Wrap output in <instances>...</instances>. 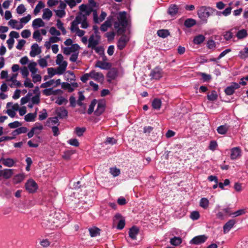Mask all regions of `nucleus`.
I'll return each mask as SVG.
<instances>
[{
  "mask_svg": "<svg viewBox=\"0 0 248 248\" xmlns=\"http://www.w3.org/2000/svg\"><path fill=\"white\" fill-rule=\"evenodd\" d=\"M139 229L136 226L132 227L128 231L129 236L133 240H136Z\"/></svg>",
  "mask_w": 248,
  "mask_h": 248,
  "instance_id": "6ab92c4d",
  "label": "nucleus"
},
{
  "mask_svg": "<svg viewBox=\"0 0 248 248\" xmlns=\"http://www.w3.org/2000/svg\"><path fill=\"white\" fill-rule=\"evenodd\" d=\"M157 34L159 37L165 38L170 35V32L168 30H159L157 31Z\"/></svg>",
  "mask_w": 248,
  "mask_h": 248,
  "instance_id": "e433bc0d",
  "label": "nucleus"
},
{
  "mask_svg": "<svg viewBox=\"0 0 248 248\" xmlns=\"http://www.w3.org/2000/svg\"><path fill=\"white\" fill-rule=\"evenodd\" d=\"M79 10L82 12H87L88 14H89L93 11V9L92 8L89 7L88 5L84 4H81L79 6Z\"/></svg>",
  "mask_w": 248,
  "mask_h": 248,
  "instance_id": "49530a36",
  "label": "nucleus"
},
{
  "mask_svg": "<svg viewBox=\"0 0 248 248\" xmlns=\"http://www.w3.org/2000/svg\"><path fill=\"white\" fill-rule=\"evenodd\" d=\"M240 87V85L239 84L233 82L232 83V84L229 86H228L225 89V93L228 95H232L234 93L235 90L238 89Z\"/></svg>",
  "mask_w": 248,
  "mask_h": 248,
  "instance_id": "9d476101",
  "label": "nucleus"
},
{
  "mask_svg": "<svg viewBox=\"0 0 248 248\" xmlns=\"http://www.w3.org/2000/svg\"><path fill=\"white\" fill-rule=\"evenodd\" d=\"M78 21L76 20V18L75 20L71 22L70 30L72 32H76L77 30V28H78Z\"/></svg>",
  "mask_w": 248,
  "mask_h": 248,
  "instance_id": "864d4df0",
  "label": "nucleus"
},
{
  "mask_svg": "<svg viewBox=\"0 0 248 248\" xmlns=\"http://www.w3.org/2000/svg\"><path fill=\"white\" fill-rule=\"evenodd\" d=\"M209 202L207 198H202L200 202V205L204 209H207L209 206Z\"/></svg>",
  "mask_w": 248,
  "mask_h": 248,
  "instance_id": "58836bf2",
  "label": "nucleus"
},
{
  "mask_svg": "<svg viewBox=\"0 0 248 248\" xmlns=\"http://www.w3.org/2000/svg\"><path fill=\"white\" fill-rule=\"evenodd\" d=\"M205 40V37L202 34H199L195 36L193 40V42L195 45H200Z\"/></svg>",
  "mask_w": 248,
  "mask_h": 248,
  "instance_id": "cd10ccee",
  "label": "nucleus"
},
{
  "mask_svg": "<svg viewBox=\"0 0 248 248\" xmlns=\"http://www.w3.org/2000/svg\"><path fill=\"white\" fill-rule=\"evenodd\" d=\"M36 116V112L34 113H30L25 115L24 119L26 122H32L34 121Z\"/></svg>",
  "mask_w": 248,
  "mask_h": 248,
  "instance_id": "79ce46f5",
  "label": "nucleus"
},
{
  "mask_svg": "<svg viewBox=\"0 0 248 248\" xmlns=\"http://www.w3.org/2000/svg\"><path fill=\"white\" fill-rule=\"evenodd\" d=\"M8 85L11 88H14L15 87H20L22 86V84L19 81L15 80H14V81H12V83L10 84H9Z\"/></svg>",
  "mask_w": 248,
  "mask_h": 248,
  "instance_id": "e2e57ef3",
  "label": "nucleus"
},
{
  "mask_svg": "<svg viewBox=\"0 0 248 248\" xmlns=\"http://www.w3.org/2000/svg\"><path fill=\"white\" fill-rule=\"evenodd\" d=\"M217 92L215 91H213L211 93L208 94L207 98L210 101H215L217 99Z\"/></svg>",
  "mask_w": 248,
  "mask_h": 248,
  "instance_id": "3c124183",
  "label": "nucleus"
},
{
  "mask_svg": "<svg viewBox=\"0 0 248 248\" xmlns=\"http://www.w3.org/2000/svg\"><path fill=\"white\" fill-rule=\"evenodd\" d=\"M100 39V36L98 35L94 36L93 34H92L91 35L88 39L89 44L88 47L91 48L92 49L94 48L95 46L98 45Z\"/></svg>",
  "mask_w": 248,
  "mask_h": 248,
  "instance_id": "39448f33",
  "label": "nucleus"
},
{
  "mask_svg": "<svg viewBox=\"0 0 248 248\" xmlns=\"http://www.w3.org/2000/svg\"><path fill=\"white\" fill-rule=\"evenodd\" d=\"M54 82H55V80L54 79H51L49 81H48L47 82L42 83L40 87L45 88H47V87H50L51 85H52L54 83Z\"/></svg>",
  "mask_w": 248,
  "mask_h": 248,
  "instance_id": "13d9d810",
  "label": "nucleus"
},
{
  "mask_svg": "<svg viewBox=\"0 0 248 248\" xmlns=\"http://www.w3.org/2000/svg\"><path fill=\"white\" fill-rule=\"evenodd\" d=\"M26 8L22 4H20L16 8V12L18 14L21 15L26 11Z\"/></svg>",
  "mask_w": 248,
  "mask_h": 248,
  "instance_id": "bf43d9fd",
  "label": "nucleus"
},
{
  "mask_svg": "<svg viewBox=\"0 0 248 248\" xmlns=\"http://www.w3.org/2000/svg\"><path fill=\"white\" fill-rule=\"evenodd\" d=\"M105 109V103L103 101H100L98 103L97 107L94 114L96 116H99L103 113Z\"/></svg>",
  "mask_w": 248,
  "mask_h": 248,
  "instance_id": "4be33fe9",
  "label": "nucleus"
},
{
  "mask_svg": "<svg viewBox=\"0 0 248 248\" xmlns=\"http://www.w3.org/2000/svg\"><path fill=\"white\" fill-rule=\"evenodd\" d=\"M21 35L23 38H28L31 36V33L30 30H25L22 31Z\"/></svg>",
  "mask_w": 248,
  "mask_h": 248,
  "instance_id": "774afa93",
  "label": "nucleus"
},
{
  "mask_svg": "<svg viewBox=\"0 0 248 248\" xmlns=\"http://www.w3.org/2000/svg\"><path fill=\"white\" fill-rule=\"evenodd\" d=\"M95 67H99L101 69L108 70L111 67V64L109 62H103L101 61H97Z\"/></svg>",
  "mask_w": 248,
  "mask_h": 248,
  "instance_id": "393cba45",
  "label": "nucleus"
},
{
  "mask_svg": "<svg viewBox=\"0 0 248 248\" xmlns=\"http://www.w3.org/2000/svg\"><path fill=\"white\" fill-rule=\"evenodd\" d=\"M230 128V126L227 124H225L224 125H221L218 126L217 131V133L221 135H225L228 132L229 129Z\"/></svg>",
  "mask_w": 248,
  "mask_h": 248,
  "instance_id": "a878e982",
  "label": "nucleus"
},
{
  "mask_svg": "<svg viewBox=\"0 0 248 248\" xmlns=\"http://www.w3.org/2000/svg\"><path fill=\"white\" fill-rule=\"evenodd\" d=\"M238 56L242 60H246L248 58V47H245L239 52Z\"/></svg>",
  "mask_w": 248,
  "mask_h": 248,
  "instance_id": "2f4dec72",
  "label": "nucleus"
},
{
  "mask_svg": "<svg viewBox=\"0 0 248 248\" xmlns=\"http://www.w3.org/2000/svg\"><path fill=\"white\" fill-rule=\"evenodd\" d=\"M86 129L84 127H77L75 129V132L78 136L81 137L83 135V133L86 131Z\"/></svg>",
  "mask_w": 248,
  "mask_h": 248,
  "instance_id": "c03bdc74",
  "label": "nucleus"
},
{
  "mask_svg": "<svg viewBox=\"0 0 248 248\" xmlns=\"http://www.w3.org/2000/svg\"><path fill=\"white\" fill-rule=\"evenodd\" d=\"M47 124L50 127H52V126H55V124H57L58 126L59 124L58 117L48 118L47 120Z\"/></svg>",
  "mask_w": 248,
  "mask_h": 248,
  "instance_id": "c756f323",
  "label": "nucleus"
},
{
  "mask_svg": "<svg viewBox=\"0 0 248 248\" xmlns=\"http://www.w3.org/2000/svg\"><path fill=\"white\" fill-rule=\"evenodd\" d=\"M13 174L12 169H4L2 170V177L5 179L10 178Z\"/></svg>",
  "mask_w": 248,
  "mask_h": 248,
  "instance_id": "72a5a7b5",
  "label": "nucleus"
},
{
  "mask_svg": "<svg viewBox=\"0 0 248 248\" xmlns=\"http://www.w3.org/2000/svg\"><path fill=\"white\" fill-rule=\"evenodd\" d=\"M118 72L116 68H113L109 70L107 74V78H109L108 81L115 79L118 76Z\"/></svg>",
  "mask_w": 248,
  "mask_h": 248,
  "instance_id": "412c9836",
  "label": "nucleus"
},
{
  "mask_svg": "<svg viewBox=\"0 0 248 248\" xmlns=\"http://www.w3.org/2000/svg\"><path fill=\"white\" fill-rule=\"evenodd\" d=\"M161 105V101L158 98H155L153 100L152 106L154 109H158L160 108Z\"/></svg>",
  "mask_w": 248,
  "mask_h": 248,
  "instance_id": "ea45409f",
  "label": "nucleus"
},
{
  "mask_svg": "<svg viewBox=\"0 0 248 248\" xmlns=\"http://www.w3.org/2000/svg\"><path fill=\"white\" fill-rule=\"evenodd\" d=\"M196 24V21L193 18H187L184 22V25L186 28H191Z\"/></svg>",
  "mask_w": 248,
  "mask_h": 248,
  "instance_id": "f704fd0d",
  "label": "nucleus"
},
{
  "mask_svg": "<svg viewBox=\"0 0 248 248\" xmlns=\"http://www.w3.org/2000/svg\"><path fill=\"white\" fill-rule=\"evenodd\" d=\"M90 234L91 237H95L100 235V230L97 227H93L89 229Z\"/></svg>",
  "mask_w": 248,
  "mask_h": 248,
  "instance_id": "c9c22d12",
  "label": "nucleus"
},
{
  "mask_svg": "<svg viewBox=\"0 0 248 248\" xmlns=\"http://www.w3.org/2000/svg\"><path fill=\"white\" fill-rule=\"evenodd\" d=\"M63 24L62 22L60 20L58 19L57 20V28L62 31L63 34H65L66 33V30L63 27Z\"/></svg>",
  "mask_w": 248,
  "mask_h": 248,
  "instance_id": "603ef678",
  "label": "nucleus"
},
{
  "mask_svg": "<svg viewBox=\"0 0 248 248\" xmlns=\"http://www.w3.org/2000/svg\"><path fill=\"white\" fill-rule=\"evenodd\" d=\"M58 118H64L67 116V111L64 108H60L56 111Z\"/></svg>",
  "mask_w": 248,
  "mask_h": 248,
  "instance_id": "7c9ffc66",
  "label": "nucleus"
},
{
  "mask_svg": "<svg viewBox=\"0 0 248 248\" xmlns=\"http://www.w3.org/2000/svg\"><path fill=\"white\" fill-rule=\"evenodd\" d=\"M41 53V49L39 47L37 44H33L31 46V50L30 55L31 57H34Z\"/></svg>",
  "mask_w": 248,
  "mask_h": 248,
  "instance_id": "aec40b11",
  "label": "nucleus"
},
{
  "mask_svg": "<svg viewBox=\"0 0 248 248\" xmlns=\"http://www.w3.org/2000/svg\"><path fill=\"white\" fill-rule=\"evenodd\" d=\"M236 223L234 219H230L223 226V232L224 233H228L230 230L233 227Z\"/></svg>",
  "mask_w": 248,
  "mask_h": 248,
  "instance_id": "a211bd4d",
  "label": "nucleus"
},
{
  "mask_svg": "<svg viewBox=\"0 0 248 248\" xmlns=\"http://www.w3.org/2000/svg\"><path fill=\"white\" fill-rule=\"evenodd\" d=\"M21 125H22V124L20 123L19 122L15 121L13 123H9L8 124V126L10 128H16L18 127L19 126H21Z\"/></svg>",
  "mask_w": 248,
  "mask_h": 248,
  "instance_id": "4d7b16f0",
  "label": "nucleus"
},
{
  "mask_svg": "<svg viewBox=\"0 0 248 248\" xmlns=\"http://www.w3.org/2000/svg\"><path fill=\"white\" fill-rule=\"evenodd\" d=\"M25 187L26 190L30 193H33L37 189V185L34 181L31 179L27 181Z\"/></svg>",
  "mask_w": 248,
  "mask_h": 248,
  "instance_id": "423d86ee",
  "label": "nucleus"
},
{
  "mask_svg": "<svg viewBox=\"0 0 248 248\" xmlns=\"http://www.w3.org/2000/svg\"><path fill=\"white\" fill-rule=\"evenodd\" d=\"M52 16V12L50 9L46 8L44 10L42 15V18L44 19L49 20Z\"/></svg>",
  "mask_w": 248,
  "mask_h": 248,
  "instance_id": "473e14b6",
  "label": "nucleus"
},
{
  "mask_svg": "<svg viewBox=\"0 0 248 248\" xmlns=\"http://www.w3.org/2000/svg\"><path fill=\"white\" fill-rule=\"evenodd\" d=\"M190 217L193 220H197L200 217V214L198 211H193L191 213Z\"/></svg>",
  "mask_w": 248,
  "mask_h": 248,
  "instance_id": "338daca9",
  "label": "nucleus"
},
{
  "mask_svg": "<svg viewBox=\"0 0 248 248\" xmlns=\"http://www.w3.org/2000/svg\"><path fill=\"white\" fill-rule=\"evenodd\" d=\"M207 239V237L203 235H199L194 237L190 242L191 244L199 245L204 243Z\"/></svg>",
  "mask_w": 248,
  "mask_h": 248,
  "instance_id": "f3484780",
  "label": "nucleus"
},
{
  "mask_svg": "<svg viewBox=\"0 0 248 248\" xmlns=\"http://www.w3.org/2000/svg\"><path fill=\"white\" fill-rule=\"evenodd\" d=\"M170 243L173 246H178L182 243V239L180 237H174L170 240Z\"/></svg>",
  "mask_w": 248,
  "mask_h": 248,
  "instance_id": "37998d69",
  "label": "nucleus"
},
{
  "mask_svg": "<svg viewBox=\"0 0 248 248\" xmlns=\"http://www.w3.org/2000/svg\"><path fill=\"white\" fill-rule=\"evenodd\" d=\"M113 21V17L112 16L108 17L107 20L102 24L100 27V30L102 31H106L108 30V28L110 27L112 25V22Z\"/></svg>",
  "mask_w": 248,
  "mask_h": 248,
  "instance_id": "4468645a",
  "label": "nucleus"
},
{
  "mask_svg": "<svg viewBox=\"0 0 248 248\" xmlns=\"http://www.w3.org/2000/svg\"><path fill=\"white\" fill-rule=\"evenodd\" d=\"M126 13L124 11L119 12L117 16L118 21L114 23V28L117 30L118 34H121L125 31L127 25L126 19Z\"/></svg>",
  "mask_w": 248,
  "mask_h": 248,
  "instance_id": "f257e3e1",
  "label": "nucleus"
},
{
  "mask_svg": "<svg viewBox=\"0 0 248 248\" xmlns=\"http://www.w3.org/2000/svg\"><path fill=\"white\" fill-rule=\"evenodd\" d=\"M78 87V84L77 82H71L69 83L68 82H62V87L64 90H67L68 92H72L75 88Z\"/></svg>",
  "mask_w": 248,
  "mask_h": 248,
  "instance_id": "1a4fd4ad",
  "label": "nucleus"
},
{
  "mask_svg": "<svg viewBox=\"0 0 248 248\" xmlns=\"http://www.w3.org/2000/svg\"><path fill=\"white\" fill-rule=\"evenodd\" d=\"M89 78H91V72L89 73H86L84 74L82 77H81L80 80L82 82L86 83L89 79Z\"/></svg>",
  "mask_w": 248,
  "mask_h": 248,
  "instance_id": "69168bd1",
  "label": "nucleus"
},
{
  "mask_svg": "<svg viewBox=\"0 0 248 248\" xmlns=\"http://www.w3.org/2000/svg\"><path fill=\"white\" fill-rule=\"evenodd\" d=\"M67 65V62L66 61H64L63 62H62V64L60 65V66L58 67L57 69H56L57 75H60L62 74L66 70Z\"/></svg>",
  "mask_w": 248,
  "mask_h": 248,
  "instance_id": "bb28decb",
  "label": "nucleus"
},
{
  "mask_svg": "<svg viewBox=\"0 0 248 248\" xmlns=\"http://www.w3.org/2000/svg\"><path fill=\"white\" fill-rule=\"evenodd\" d=\"M179 7L176 4H171L168 9V14L173 16H175L178 12Z\"/></svg>",
  "mask_w": 248,
  "mask_h": 248,
  "instance_id": "5701e85b",
  "label": "nucleus"
},
{
  "mask_svg": "<svg viewBox=\"0 0 248 248\" xmlns=\"http://www.w3.org/2000/svg\"><path fill=\"white\" fill-rule=\"evenodd\" d=\"M44 3L41 1H39L35 9H34L33 12L34 15H37L40 12L41 9L44 8Z\"/></svg>",
  "mask_w": 248,
  "mask_h": 248,
  "instance_id": "a18cd8bd",
  "label": "nucleus"
},
{
  "mask_svg": "<svg viewBox=\"0 0 248 248\" xmlns=\"http://www.w3.org/2000/svg\"><path fill=\"white\" fill-rule=\"evenodd\" d=\"M232 8L231 7H228L226 8L224 11L222 12H219L217 14L218 16H220L221 15H223V16H227L230 15L231 13Z\"/></svg>",
  "mask_w": 248,
  "mask_h": 248,
  "instance_id": "09e8293b",
  "label": "nucleus"
},
{
  "mask_svg": "<svg viewBox=\"0 0 248 248\" xmlns=\"http://www.w3.org/2000/svg\"><path fill=\"white\" fill-rule=\"evenodd\" d=\"M36 63L35 62H31L29 64V68L32 74H35L37 71V69L36 68Z\"/></svg>",
  "mask_w": 248,
  "mask_h": 248,
  "instance_id": "de8ad7c7",
  "label": "nucleus"
},
{
  "mask_svg": "<svg viewBox=\"0 0 248 248\" xmlns=\"http://www.w3.org/2000/svg\"><path fill=\"white\" fill-rule=\"evenodd\" d=\"M96 102H97V101L96 99H93L91 102V103L89 106V108L88 111H87L88 114H91L93 112V111L94 110V108L96 104Z\"/></svg>",
  "mask_w": 248,
  "mask_h": 248,
  "instance_id": "8fccbe9b",
  "label": "nucleus"
},
{
  "mask_svg": "<svg viewBox=\"0 0 248 248\" xmlns=\"http://www.w3.org/2000/svg\"><path fill=\"white\" fill-rule=\"evenodd\" d=\"M241 155V151L239 147L232 148L231 150L230 157L231 159L234 160L240 157Z\"/></svg>",
  "mask_w": 248,
  "mask_h": 248,
  "instance_id": "ddd939ff",
  "label": "nucleus"
},
{
  "mask_svg": "<svg viewBox=\"0 0 248 248\" xmlns=\"http://www.w3.org/2000/svg\"><path fill=\"white\" fill-rule=\"evenodd\" d=\"M49 32L51 35L60 36L61 34L60 32L58 31L55 27H51L49 30Z\"/></svg>",
  "mask_w": 248,
  "mask_h": 248,
  "instance_id": "680f3d73",
  "label": "nucleus"
},
{
  "mask_svg": "<svg viewBox=\"0 0 248 248\" xmlns=\"http://www.w3.org/2000/svg\"><path fill=\"white\" fill-rule=\"evenodd\" d=\"M91 78L98 82H103L104 80V75L100 72L94 70L91 71Z\"/></svg>",
  "mask_w": 248,
  "mask_h": 248,
  "instance_id": "6e6552de",
  "label": "nucleus"
},
{
  "mask_svg": "<svg viewBox=\"0 0 248 248\" xmlns=\"http://www.w3.org/2000/svg\"><path fill=\"white\" fill-rule=\"evenodd\" d=\"M76 20L78 21V24H81V27L83 29H87L89 24L87 22V17L85 15H80L76 16Z\"/></svg>",
  "mask_w": 248,
  "mask_h": 248,
  "instance_id": "9b49d317",
  "label": "nucleus"
},
{
  "mask_svg": "<svg viewBox=\"0 0 248 248\" xmlns=\"http://www.w3.org/2000/svg\"><path fill=\"white\" fill-rule=\"evenodd\" d=\"M33 38L39 42L42 40V37L41 36L39 31L36 30L34 31L33 33Z\"/></svg>",
  "mask_w": 248,
  "mask_h": 248,
  "instance_id": "5fc2aeb1",
  "label": "nucleus"
},
{
  "mask_svg": "<svg viewBox=\"0 0 248 248\" xmlns=\"http://www.w3.org/2000/svg\"><path fill=\"white\" fill-rule=\"evenodd\" d=\"M17 23V21L15 19H11L8 22V25L10 26L13 29H16V30H20L23 27L22 24H20L19 26L16 27L15 25Z\"/></svg>",
  "mask_w": 248,
  "mask_h": 248,
  "instance_id": "4c0bfd02",
  "label": "nucleus"
},
{
  "mask_svg": "<svg viewBox=\"0 0 248 248\" xmlns=\"http://www.w3.org/2000/svg\"><path fill=\"white\" fill-rule=\"evenodd\" d=\"M224 38L226 41H229L233 38V35L230 31H226L224 34Z\"/></svg>",
  "mask_w": 248,
  "mask_h": 248,
  "instance_id": "6e6d98bb",
  "label": "nucleus"
},
{
  "mask_svg": "<svg viewBox=\"0 0 248 248\" xmlns=\"http://www.w3.org/2000/svg\"><path fill=\"white\" fill-rule=\"evenodd\" d=\"M1 160H2V164L8 167H12L15 164L16 162L11 158H5L4 157L1 158Z\"/></svg>",
  "mask_w": 248,
  "mask_h": 248,
  "instance_id": "b1692460",
  "label": "nucleus"
},
{
  "mask_svg": "<svg viewBox=\"0 0 248 248\" xmlns=\"http://www.w3.org/2000/svg\"><path fill=\"white\" fill-rule=\"evenodd\" d=\"M42 224L43 227L50 230H54L57 228L62 227L60 222L54 218L52 215H50L47 219H44Z\"/></svg>",
  "mask_w": 248,
  "mask_h": 248,
  "instance_id": "f03ea898",
  "label": "nucleus"
},
{
  "mask_svg": "<svg viewBox=\"0 0 248 248\" xmlns=\"http://www.w3.org/2000/svg\"><path fill=\"white\" fill-rule=\"evenodd\" d=\"M32 26L34 29H36L39 27H44L45 26V23L41 18H38L35 19L32 21Z\"/></svg>",
  "mask_w": 248,
  "mask_h": 248,
  "instance_id": "c85d7f7f",
  "label": "nucleus"
},
{
  "mask_svg": "<svg viewBox=\"0 0 248 248\" xmlns=\"http://www.w3.org/2000/svg\"><path fill=\"white\" fill-rule=\"evenodd\" d=\"M129 41L128 37L125 35H123L119 39L117 43V47L119 50H123L125 46L127 43Z\"/></svg>",
  "mask_w": 248,
  "mask_h": 248,
  "instance_id": "0eeeda50",
  "label": "nucleus"
},
{
  "mask_svg": "<svg viewBox=\"0 0 248 248\" xmlns=\"http://www.w3.org/2000/svg\"><path fill=\"white\" fill-rule=\"evenodd\" d=\"M68 143L71 145L78 147L79 146V142L76 139H71L68 141Z\"/></svg>",
  "mask_w": 248,
  "mask_h": 248,
  "instance_id": "0e129e2a",
  "label": "nucleus"
},
{
  "mask_svg": "<svg viewBox=\"0 0 248 248\" xmlns=\"http://www.w3.org/2000/svg\"><path fill=\"white\" fill-rule=\"evenodd\" d=\"M215 11L210 7L201 6L197 11L199 17L202 21L207 22V18L211 15L210 12Z\"/></svg>",
  "mask_w": 248,
  "mask_h": 248,
  "instance_id": "7ed1b4c3",
  "label": "nucleus"
},
{
  "mask_svg": "<svg viewBox=\"0 0 248 248\" xmlns=\"http://www.w3.org/2000/svg\"><path fill=\"white\" fill-rule=\"evenodd\" d=\"M47 117V113L46 109H43L42 112L39 115V119L41 121L46 119Z\"/></svg>",
  "mask_w": 248,
  "mask_h": 248,
  "instance_id": "052dcab7",
  "label": "nucleus"
},
{
  "mask_svg": "<svg viewBox=\"0 0 248 248\" xmlns=\"http://www.w3.org/2000/svg\"><path fill=\"white\" fill-rule=\"evenodd\" d=\"M248 35L247 31L245 29H242L239 31L236 34L237 37L239 39H243L246 37Z\"/></svg>",
  "mask_w": 248,
  "mask_h": 248,
  "instance_id": "a19ab883",
  "label": "nucleus"
},
{
  "mask_svg": "<svg viewBox=\"0 0 248 248\" xmlns=\"http://www.w3.org/2000/svg\"><path fill=\"white\" fill-rule=\"evenodd\" d=\"M150 76L152 79L158 80L162 77V70L158 67L154 68L151 72Z\"/></svg>",
  "mask_w": 248,
  "mask_h": 248,
  "instance_id": "f8f14e48",
  "label": "nucleus"
},
{
  "mask_svg": "<svg viewBox=\"0 0 248 248\" xmlns=\"http://www.w3.org/2000/svg\"><path fill=\"white\" fill-rule=\"evenodd\" d=\"M54 217V218L57 219L60 222L62 226H64L68 221V215L63 212H55L52 215Z\"/></svg>",
  "mask_w": 248,
  "mask_h": 248,
  "instance_id": "20e7f679",
  "label": "nucleus"
},
{
  "mask_svg": "<svg viewBox=\"0 0 248 248\" xmlns=\"http://www.w3.org/2000/svg\"><path fill=\"white\" fill-rule=\"evenodd\" d=\"M114 221H116L117 220H119L118 225L117 226V229L119 230H122L125 226V220L122 217V216L120 214H117L114 217Z\"/></svg>",
  "mask_w": 248,
  "mask_h": 248,
  "instance_id": "2eb2a0df",
  "label": "nucleus"
},
{
  "mask_svg": "<svg viewBox=\"0 0 248 248\" xmlns=\"http://www.w3.org/2000/svg\"><path fill=\"white\" fill-rule=\"evenodd\" d=\"M106 16V13L104 11H102L101 15H100V17L98 18L96 12L94 11L93 13V21L96 24L99 23V22L103 21Z\"/></svg>",
  "mask_w": 248,
  "mask_h": 248,
  "instance_id": "dca6fc26",
  "label": "nucleus"
}]
</instances>
